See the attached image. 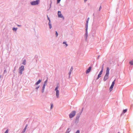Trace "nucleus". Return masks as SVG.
<instances>
[{
	"mask_svg": "<svg viewBox=\"0 0 133 133\" xmlns=\"http://www.w3.org/2000/svg\"><path fill=\"white\" fill-rule=\"evenodd\" d=\"M109 70L110 69L108 67H107L106 70V74L103 78V80L104 81H106L109 78Z\"/></svg>",
	"mask_w": 133,
	"mask_h": 133,
	"instance_id": "nucleus-1",
	"label": "nucleus"
},
{
	"mask_svg": "<svg viewBox=\"0 0 133 133\" xmlns=\"http://www.w3.org/2000/svg\"><path fill=\"white\" fill-rule=\"evenodd\" d=\"M76 112L74 111H72L69 115V117L70 118H71L73 117L75 115Z\"/></svg>",
	"mask_w": 133,
	"mask_h": 133,
	"instance_id": "nucleus-2",
	"label": "nucleus"
},
{
	"mask_svg": "<svg viewBox=\"0 0 133 133\" xmlns=\"http://www.w3.org/2000/svg\"><path fill=\"white\" fill-rule=\"evenodd\" d=\"M59 88L58 86H57L55 88V90L56 91V96L57 98H58L59 95V91L58 90Z\"/></svg>",
	"mask_w": 133,
	"mask_h": 133,
	"instance_id": "nucleus-3",
	"label": "nucleus"
},
{
	"mask_svg": "<svg viewBox=\"0 0 133 133\" xmlns=\"http://www.w3.org/2000/svg\"><path fill=\"white\" fill-rule=\"evenodd\" d=\"M39 0H36V1H33L31 2V4L32 5L38 4L39 2Z\"/></svg>",
	"mask_w": 133,
	"mask_h": 133,
	"instance_id": "nucleus-4",
	"label": "nucleus"
},
{
	"mask_svg": "<svg viewBox=\"0 0 133 133\" xmlns=\"http://www.w3.org/2000/svg\"><path fill=\"white\" fill-rule=\"evenodd\" d=\"M24 66L22 65L19 68V72L20 74H22V72L24 70Z\"/></svg>",
	"mask_w": 133,
	"mask_h": 133,
	"instance_id": "nucleus-5",
	"label": "nucleus"
},
{
	"mask_svg": "<svg viewBox=\"0 0 133 133\" xmlns=\"http://www.w3.org/2000/svg\"><path fill=\"white\" fill-rule=\"evenodd\" d=\"M115 79L112 82V84L110 87V91H111L112 90V89L113 88L114 86L115 83Z\"/></svg>",
	"mask_w": 133,
	"mask_h": 133,
	"instance_id": "nucleus-6",
	"label": "nucleus"
},
{
	"mask_svg": "<svg viewBox=\"0 0 133 133\" xmlns=\"http://www.w3.org/2000/svg\"><path fill=\"white\" fill-rule=\"evenodd\" d=\"M58 17L60 18H64L63 15L61 14V12L60 11H58Z\"/></svg>",
	"mask_w": 133,
	"mask_h": 133,
	"instance_id": "nucleus-7",
	"label": "nucleus"
},
{
	"mask_svg": "<svg viewBox=\"0 0 133 133\" xmlns=\"http://www.w3.org/2000/svg\"><path fill=\"white\" fill-rule=\"evenodd\" d=\"M91 67V66L89 67L88 69L86 71V73L88 74L89 73L90 71Z\"/></svg>",
	"mask_w": 133,
	"mask_h": 133,
	"instance_id": "nucleus-8",
	"label": "nucleus"
},
{
	"mask_svg": "<svg viewBox=\"0 0 133 133\" xmlns=\"http://www.w3.org/2000/svg\"><path fill=\"white\" fill-rule=\"evenodd\" d=\"M41 81V80H39L35 84L36 85H37L39 84Z\"/></svg>",
	"mask_w": 133,
	"mask_h": 133,
	"instance_id": "nucleus-9",
	"label": "nucleus"
},
{
	"mask_svg": "<svg viewBox=\"0 0 133 133\" xmlns=\"http://www.w3.org/2000/svg\"><path fill=\"white\" fill-rule=\"evenodd\" d=\"M45 86V84H44L43 85V87H42V89H43L42 91V92H43L44 91Z\"/></svg>",
	"mask_w": 133,
	"mask_h": 133,
	"instance_id": "nucleus-10",
	"label": "nucleus"
},
{
	"mask_svg": "<svg viewBox=\"0 0 133 133\" xmlns=\"http://www.w3.org/2000/svg\"><path fill=\"white\" fill-rule=\"evenodd\" d=\"M101 74H99L98 75V77L97 78V79H98L99 77H101Z\"/></svg>",
	"mask_w": 133,
	"mask_h": 133,
	"instance_id": "nucleus-11",
	"label": "nucleus"
},
{
	"mask_svg": "<svg viewBox=\"0 0 133 133\" xmlns=\"http://www.w3.org/2000/svg\"><path fill=\"white\" fill-rule=\"evenodd\" d=\"M22 64H23L25 65L26 64V60H24Z\"/></svg>",
	"mask_w": 133,
	"mask_h": 133,
	"instance_id": "nucleus-12",
	"label": "nucleus"
},
{
	"mask_svg": "<svg viewBox=\"0 0 133 133\" xmlns=\"http://www.w3.org/2000/svg\"><path fill=\"white\" fill-rule=\"evenodd\" d=\"M27 126H28V125L27 124L26 125V126H25V128H24V132L26 130V128H27Z\"/></svg>",
	"mask_w": 133,
	"mask_h": 133,
	"instance_id": "nucleus-13",
	"label": "nucleus"
},
{
	"mask_svg": "<svg viewBox=\"0 0 133 133\" xmlns=\"http://www.w3.org/2000/svg\"><path fill=\"white\" fill-rule=\"evenodd\" d=\"M129 63L131 65H133V62L132 61H130Z\"/></svg>",
	"mask_w": 133,
	"mask_h": 133,
	"instance_id": "nucleus-14",
	"label": "nucleus"
},
{
	"mask_svg": "<svg viewBox=\"0 0 133 133\" xmlns=\"http://www.w3.org/2000/svg\"><path fill=\"white\" fill-rule=\"evenodd\" d=\"M49 28L50 29H51L52 28V26H51V24L50 23V22L49 23Z\"/></svg>",
	"mask_w": 133,
	"mask_h": 133,
	"instance_id": "nucleus-15",
	"label": "nucleus"
},
{
	"mask_svg": "<svg viewBox=\"0 0 133 133\" xmlns=\"http://www.w3.org/2000/svg\"><path fill=\"white\" fill-rule=\"evenodd\" d=\"M127 111V109L124 110H123V112L124 113H125Z\"/></svg>",
	"mask_w": 133,
	"mask_h": 133,
	"instance_id": "nucleus-16",
	"label": "nucleus"
},
{
	"mask_svg": "<svg viewBox=\"0 0 133 133\" xmlns=\"http://www.w3.org/2000/svg\"><path fill=\"white\" fill-rule=\"evenodd\" d=\"M63 44H65L66 45V46H68V44H66V42H64L63 43Z\"/></svg>",
	"mask_w": 133,
	"mask_h": 133,
	"instance_id": "nucleus-17",
	"label": "nucleus"
},
{
	"mask_svg": "<svg viewBox=\"0 0 133 133\" xmlns=\"http://www.w3.org/2000/svg\"><path fill=\"white\" fill-rule=\"evenodd\" d=\"M88 24H86V31H87L88 27Z\"/></svg>",
	"mask_w": 133,
	"mask_h": 133,
	"instance_id": "nucleus-18",
	"label": "nucleus"
},
{
	"mask_svg": "<svg viewBox=\"0 0 133 133\" xmlns=\"http://www.w3.org/2000/svg\"><path fill=\"white\" fill-rule=\"evenodd\" d=\"M17 29V28H13L12 29L13 30L16 31Z\"/></svg>",
	"mask_w": 133,
	"mask_h": 133,
	"instance_id": "nucleus-19",
	"label": "nucleus"
},
{
	"mask_svg": "<svg viewBox=\"0 0 133 133\" xmlns=\"http://www.w3.org/2000/svg\"><path fill=\"white\" fill-rule=\"evenodd\" d=\"M103 71H102V70H101V71H100V72L99 73V74H101V75L102 74V72H103Z\"/></svg>",
	"mask_w": 133,
	"mask_h": 133,
	"instance_id": "nucleus-20",
	"label": "nucleus"
},
{
	"mask_svg": "<svg viewBox=\"0 0 133 133\" xmlns=\"http://www.w3.org/2000/svg\"><path fill=\"white\" fill-rule=\"evenodd\" d=\"M56 37H57L58 36V34L57 31H56Z\"/></svg>",
	"mask_w": 133,
	"mask_h": 133,
	"instance_id": "nucleus-21",
	"label": "nucleus"
},
{
	"mask_svg": "<svg viewBox=\"0 0 133 133\" xmlns=\"http://www.w3.org/2000/svg\"><path fill=\"white\" fill-rule=\"evenodd\" d=\"M53 107V104H51V109H52Z\"/></svg>",
	"mask_w": 133,
	"mask_h": 133,
	"instance_id": "nucleus-22",
	"label": "nucleus"
},
{
	"mask_svg": "<svg viewBox=\"0 0 133 133\" xmlns=\"http://www.w3.org/2000/svg\"><path fill=\"white\" fill-rule=\"evenodd\" d=\"M72 71H71V70H70V71L69 73V75H70Z\"/></svg>",
	"mask_w": 133,
	"mask_h": 133,
	"instance_id": "nucleus-23",
	"label": "nucleus"
},
{
	"mask_svg": "<svg viewBox=\"0 0 133 133\" xmlns=\"http://www.w3.org/2000/svg\"><path fill=\"white\" fill-rule=\"evenodd\" d=\"M57 3H58L60 2L61 0H57Z\"/></svg>",
	"mask_w": 133,
	"mask_h": 133,
	"instance_id": "nucleus-24",
	"label": "nucleus"
},
{
	"mask_svg": "<svg viewBox=\"0 0 133 133\" xmlns=\"http://www.w3.org/2000/svg\"><path fill=\"white\" fill-rule=\"evenodd\" d=\"M73 69V68L72 67L70 69L71 71H72Z\"/></svg>",
	"mask_w": 133,
	"mask_h": 133,
	"instance_id": "nucleus-25",
	"label": "nucleus"
},
{
	"mask_svg": "<svg viewBox=\"0 0 133 133\" xmlns=\"http://www.w3.org/2000/svg\"><path fill=\"white\" fill-rule=\"evenodd\" d=\"M47 82V80H46V81H45L44 82V84H45H45Z\"/></svg>",
	"mask_w": 133,
	"mask_h": 133,
	"instance_id": "nucleus-26",
	"label": "nucleus"
},
{
	"mask_svg": "<svg viewBox=\"0 0 133 133\" xmlns=\"http://www.w3.org/2000/svg\"><path fill=\"white\" fill-rule=\"evenodd\" d=\"M8 130H7L5 132V133H8Z\"/></svg>",
	"mask_w": 133,
	"mask_h": 133,
	"instance_id": "nucleus-27",
	"label": "nucleus"
},
{
	"mask_svg": "<svg viewBox=\"0 0 133 133\" xmlns=\"http://www.w3.org/2000/svg\"><path fill=\"white\" fill-rule=\"evenodd\" d=\"M76 133H79V131L78 130H77L76 132Z\"/></svg>",
	"mask_w": 133,
	"mask_h": 133,
	"instance_id": "nucleus-28",
	"label": "nucleus"
},
{
	"mask_svg": "<svg viewBox=\"0 0 133 133\" xmlns=\"http://www.w3.org/2000/svg\"><path fill=\"white\" fill-rule=\"evenodd\" d=\"M103 65L102 67L101 70L103 71Z\"/></svg>",
	"mask_w": 133,
	"mask_h": 133,
	"instance_id": "nucleus-29",
	"label": "nucleus"
},
{
	"mask_svg": "<svg viewBox=\"0 0 133 133\" xmlns=\"http://www.w3.org/2000/svg\"><path fill=\"white\" fill-rule=\"evenodd\" d=\"M88 21H87V24H88Z\"/></svg>",
	"mask_w": 133,
	"mask_h": 133,
	"instance_id": "nucleus-30",
	"label": "nucleus"
},
{
	"mask_svg": "<svg viewBox=\"0 0 133 133\" xmlns=\"http://www.w3.org/2000/svg\"><path fill=\"white\" fill-rule=\"evenodd\" d=\"M101 6H100V7L99 8V11H100V10L101 9Z\"/></svg>",
	"mask_w": 133,
	"mask_h": 133,
	"instance_id": "nucleus-31",
	"label": "nucleus"
},
{
	"mask_svg": "<svg viewBox=\"0 0 133 133\" xmlns=\"http://www.w3.org/2000/svg\"><path fill=\"white\" fill-rule=\"evenodd\" d=\"M89 18H88L87 19V21H89Z\"/></svg>",
	"mask_w": 133,
	"mask_h": 133,
	"instance_id": "nucleus-32",
	"label": "nucleus"
},
{
	"mask_svg": "<svg viewBox=\"0 0 133 133\" xmlns=\"http://www.w3.org/2000/svg\"><path fill=\"white\" fill-rule=\"evenodd\" d=\"M39 88V87H36V89H37L38 88Z\"/></svg>",
	"mask_w": 133,
	"mask_h": 133,
	"instance_id": "nucleus-33",
	"label": "nucleus"
},
{
	"mask_svg": "<svg viewBox=\"0 0 133 133\" xmlns=\"http://www.w3.org/2000/svg\"><path fill=\"white\" fill-rule=\"evenodd\" d=\"M87 1V0H84V2H85Z\"/></svg>",
	"mask_w": 133,
	"mask_h": 133,
	"instance_id": "nucleus-34",
	"label": "nucleus"
},
{
	"mask_svg": "<svg viewBox=\"0 0 133 133\" xmlns=\"http://www.w3.org/2000/svg\"><path fill=\"white\" fill-rule=\"evenodd\" d=\"M6 72V70H5L4 71V72Z\"/></svg>",
	"mask_w": 133,
	"mask_h": 133,
	"instance_id": "nucleus-35",
	"label": "nucleus"
},
{
	"mask_svg": "<svg viewBox=\"0 0 133 133\" xmlns=\"http://www.w3.org/2000/svg\"><path fill=\"white\" fill-rule=\"evenodd\" d=\"M48 19H49V20L50 21V19H49V18H48Z\"/></svg>",
	"mask_w": 133,
	"mask_h": 133,
	"instance_id": "nucleus-36",
	"label": "nucleus"
},
{
	"mask_svg": "<svg viewBox=\"0 0 133 133\" xmlns=\"http://www.w3.org/2000/svg\"><path fill=\"white\" fill-rule=\"evenodd\" d=\"M117 133H119V132H118Z\"/></svg>",
	"mask_w": 133,
	"mask_h": 133,
	"instance_id": "nucleus-37",
	"label": "nucleus"
}]
</instances>
